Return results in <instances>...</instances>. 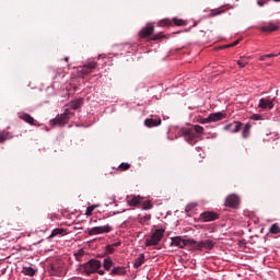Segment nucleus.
<instances>
[{"label":"nucleus","mask_w":280,"mask_h":280,"mask_svg":"<svg viewBox=\"0 0 280 280\" xmlns=\"http://www.w3.org/2000/svg\"><path fill=\"white\" fill-rule=\"evenodd\" d=\"M180 132L187 143L196 145V143H198V138L205 132V128L200 125H192L190 127H183Z\"/></svg>","instance_id":"obj_1"},{"label":"nucleus","mask_w":280,"mask_h":280,"mask_svg":"<svg viewBox=\"0 0 280 280\" xmlns=\"http://www.w3.org/2000/svg\"><path fill=\"white\" fill-rule=\"evenodd\" d=\"M100 268H102V261L92 258L89 261L79 265L77 270L78 272H80V275H85L86 277H90V275H95V272H97Z\"/></svg>","instance_id":"obj_2"},{"label":"nucleus","mask_w":280,"mask_h":280,"mask_svg":"<svg viewBox=\"0 0 280 280\" xmlns=\"http://www.w3.org/2000/svg\"><path fill=\"white\" fill-rule=\"evenodd\" d=\"M163 235H165V230L156 229L149 238H145L144 246H159V243L163 240Z\"/></svg>","instance_id":"obj_3"},{"label":"nucleus","mask_w":280,"mask_h":280,"mask_svg":"<svg viewBox=\"0 0 280 280\" xmlns=\"http://www.w3.org/2000/svg\"><path fill=\"white\" fill-rule=\"evenodd\" d=\"M215 246V242L212 240H205V241H191V247L194 250H213V247Z\"/></svg>","instance_id":"obj_4"},{"label":"nucleus","mask_w":280,"mask_h":280,"mask_svg":"<svg viewBox=\"0 0 280 280\" xmlns=\"http://www.w3.org/2000/svg\"><path fill=\"white\" fill-rule=\"evenodd\" d=\"M97 67V61L93 59H89L85 65L79 67L78 69V78H84V75H89V73L93 72V69Z\"/></svg>","instance_id":"obj_5"},{"label":"nucleus","mask_w":280,"mask_h":280,"mask_svg":"<svg viewBox=\"0 0 280 280\" xmlns=\"http://www.w3.org/2000/svg\"><path fill=\"white\" fill-rule=\"evenodd\" d=\"M161 25H164L166 27H173V25H176L177 27H185L187 25V21L178 18L171 19H164L161 21Z\"/></svg>","instance_id":"obj_6"},{"label":"nucleus","mask_w":280,"mask_h":280,"mask_svg":"<svg viewBox=\"0 0 280 280\" xmlns=\"http://www.w3.org/2000/svg\"><path fill=\"white\" fill-rule=\"evenodd\" d=\"M275 100H277V97H262L259 100L258 103V108H262L264 110L269 109L272 110L275 108Z\"/></svg>","instance_id":"obj_7"},{"label":"nucleus","mask_w":280,"mask_h":280,"mask_svg":"<svg viewBox=\"0 0 280 280\" xmlns=\"http://www.w3.org/2000/svg\"><path fill=\"white\" fill-rule=\"evenodd\" d=\"M113 231V225H101V226H94L91 230H89V235H102L104 233H110Z\"/></svg>","instance_id":"obj_8"},{"label":"nucleus","mask_w":280,"mask_h":280,"mask_svg":"<svg viewBox=\"0 0 280 280\" xmlns=\"http://www.w3.org/2000/svg\"><path fill=\"white\" fill-rule=\"evenodd\" d=\"M191 242H194V238L185 240L180 236L172 238L173 246H177V248H185V246H191Z\"/></svg>","instance_id":"obj_9"},{"label":"nucleus","mask_w":280,"mask_h":280,"mask_svg":"<svg viewBox=\"0 0 280 280\" xmlns=\"http://www.w3.org/2000/svg\"><path fill=\"white\" fill-rule=\"evenodd\" d=\"M200 219L202 222H215V220H220V213L214 211H206L200 214Z\"/></svg>","instance_id":"obj_10"},{"label":"nucleus","mask_w":280,"mask_h":280,"mask_svg":"<svg viewBox=\"0 0 280 280\" xmlns=\"http://www.w3.org/2000/svg\"><path fill=\"white\" fill-rule=\"evenodd\" d=\"M71 118H68V116H66L65 114H60L58 115L56 118L50 119V126H67L68 121Z\"/></svg>","instance_id":"obj_11"},{"label":"nucleus","mask_w":280,"mask_h":280,"mask_svg":"<svg viewBox=\"0 0 280 280\" xmlns=\"http://www.w3.org/2000/svg\"><path fill=\"white\" fill-rule=\"evenodd\" d=\"M225 207L229 209H237L240 207V197L237 195H230L225 199Z\"/></svg>","instance_id":"obj_12"},{"label":"nucleus","mask_w":280,"mask_h":280,"mask_svg":"<svg viewBox=\"0 0 280 280\" xmlns=\"http://www.w3.org/2000/svg\"><path fill=\"white\" fill-rule=\"evenodd\" d=\"M19 119H22V121H25V124H28L30 126H35L37 128L40 126V124H38V121H36V119H34V117L27 113L19 114Z\"/></svg>","instance_id":"obj_13"},{"label":"nucleus","mask_w":280,"mask_h":280,"mask_svg":"<svg viewBox=\"0 0 280 280\" xmlns=\"http://www.w3.org/2000/svg\"><path fill=\"white\" fill-rule=\"evenodd\" d=\"M144 126L147 128H156L161 126V118L159 116L151 115L149 118L144 120Z\"/></svg>","instance_id":"obj_14"},{"label":"nucleus","mask_w":280,"mask_h":280,"mask_svg":"<svg viewBox=\"0 0 280 280\" xmlns=\"http://www.w3.org/2000/svg\"><path fill=\"white\" fill-rule=\"evenodd\" d=\"M241 128H242V122L236 120L224 126V130L226 132H231L232 135H235V132H240Z\"/></svg>","instance_id":"obj_15"},{"label":"nucleus","mask_w":280,"mask_h":280,"mask_svg":"<svg viewBox=\"0 0 280 280\" xmlns=\"http://www.w3.org/2000/svg\"><path fill=\"white\" fill-rule=\"evenodd\" d=\"M152 34H154V25L150 23L143 26L139 32L140 38H148V36H152Z\"/></svg>","instance_id":"obj_16"},{"label":"nucleus","mask_w":280,"mask_h":280,"mask_svg":"<svg viewBox=\"0 0 280 280\" xmlns=\"http://www.w3.org/2000/svg\"><path fill=\"white\" fill-rule=\"evenodd\" d=\"M48 271L50 275H52V277H60L62 276L63 269L60 264L54 262L50 265V267H48Z\"/></svg>","instance_id":"obj_17"},{"label":"nucleus","mask_w":280,"mask_h":280,"mask_svg":"<svg viewBox=\"0 0 280 280\" xmlns=\"http://www.w3.org/2000/svg\"><path fill=\"white\" fill-rule=\"evenodd\" d=\"M66 106L67 108H71V110H79V108H82V106H84V98H75L69 102V104H67Z\"/></svg>","instance_id":"obj_18"},{"label":"nucleus","mask_w":280,"mask_h":280,"mask_svg":"<svg viewBox=\"0 0 280 280\" xmlns=\"http://www.w3.org/2000/svg\"><path fill=\"white\" fill-rule=\"evenodd\" d=\"M127 273L128 271L124 266H116L109 271L110 277H126Z\"/></svg>","instance_id":"obj_19"},{"label":"nucleus","mask_w":280,"mask_h":280,"mask_svg":"<svg viewBox=\"0 0 280 280\" xmlns=\"http://www.w3.org/2000/svg\"><path fill=\"white\" fill-rule=\"evenodd\" d=\"M126 202L129 207H138V205H141V197L135 196V195H128L126 198Z\"/></svg>","instance_id":"obj_20"},{"label":"nucleus","mask_w":280,"mask_h":280,"mask_svg":"<svg viewBox=\"0 0 280 280\" xmlns=\"http://www.w3.org/2000/svg\"><path fill=\"white\" fill-rule=\"evenodd\" d=\"M210 124H214L215 121H222V119H226V114L223 112H217L209 114Z\"/></svg>","instance_id":"obj_21"},{"label":"nucleus","mask_w":280,"mask_h":280,"mask_svg":"<svg viewBox=\"0 0 280 280\" xmlns=\"http://www.w3.org/2000/svg\"><path fill=\"white\" fill-rule=\"evenodd\" d=\"M260 30H261V32H277V30H279V26H277V24H275L272 22H269V23L264 24L260 27Z\"/></svg>","instance_id":"obj_22"},{"label":"nucleus","mask_w":280,"mask_h":280,"mask_svg":"<svg viewBox=\"0 0 280 280\" xmlns=\"http://www.w3.org/2000/svg\"><path fill=\"white\" fill-rule=\"evenodd\" d=\"M65 233H67V229L56 228L51 231L50 235L48 236V240H54V237H58V235H65Z\"/></svg>","instance_id":"obj_23"},{"label":"nucleus","mask_w":280,"mask_h":280,"mask_svg":"<svg viewBox=\"0 0 280 280\" xmlns=\"http://www.w3.org/2000/svg\"><path fill=\"white\" fill-rule=\"evenodd\" d=\"M145 264V254H139V256L135 259L133 268H141Z\"/></svg>","instance_id":"obj_24"},{"label":"nucleus","mask_w":280,"mask_h":280,"mask_svg":"<svg viewBox=\"0 0 280 280\" xmlns=\"http://www.w3.org/2000/svg\"><path fill=\"white\" fill-rule=\"evenodd\" d=\"M12 137H13L12 132L1 130L0 131V143H3L4 141H10V139H12Z\"/></svg>","instance_id":"obj_25"},{"label":"nucleus","mask_w":280,"mask_h":280,"mask_svg":"<svg viewBox=\"0 0 280 280\" xmlns=\"http://www.w3.org/2000/svg\"><path fill=\"white\" fill-rule=\"evenodd\" d=\"M253 128V125L249 122L245 124L243 130H242V137L243 139H248L250 137V129Z\"/></svg>","instance_id":"obj_26"},{"label":"nucleus","mask_w":280,"mask_h":280,"mask_svg":"<svg viewBox=\"0 0 280 280\" xmlns=\"http://www.w3.org/2000/svg\"><path fill=\"white\" fill-rule=\"evenodd\" d=\"M115 266V262L113 261L112 257H107L103 260V268L104 270H110V268Z\"/></svg>","instance_id":"obj_27"},{"label":"nucleus","mask_w":280,"mask_h":280,"mask_svg":"<svg viewBox=\"0 0 280 280\" xmlns=\"http://www.w3.org/2000/svg\"><path fill=\"white\" fill-rule=\"evenodd\" d=\"M22 273L26 277H34V275H36V270L33 267H23Z\"/></svg>","instance_id":"obj_28"},{"label":"nucleus","mask_w":280,"mask_h":280,"mask_svg":"<svg viewBox=\"0 0 280 280\" xmlns=\"http://www.w3.org/2000/svg\"><path fill=\"white\" fill-rule=\"evenodd\" d=\"M248 58H250V57H241V59L237 60V65L241 69H244V67H246V65H248Z\"/></svg>","instance_id":"obj_29"},{"label":"nucleus","mask_w":280,"mask_h":280,"mask_svg":"<svg viewBox=\"0 0 280 280\" xmlns=\"http://www.w3.org/2000/svg\"><path fill=\"white\" fill-rule=\"evenodd\" d=\"M269 233H271L272 235H278V233H280V226L277 223H273L271 225V228L269 229Z\"/></svg>","instance_id":"obj_30"},{"label":"nucleus","mask_w":280,"mask_h":280,"mask_svg":"<svg viewBox=\"0 0 280 280\" xmlns=\"http://www.w3.org/2000/svg\"><path fill=\"white\" fill-rule=\"evenodd\" d=\"M162 38H165V33L164 32H160V33L154 34L151 37V40H161Z\"/></svg>","instance_id":"obj_31"},{"label":"nucleus","mask_w":280,"mask_h":280,"mask_svg":"<svg viewBox=\"0 0 280 280\" xmlns=\"http://www.w3.org/2000/svg\"><path fill=\"white\" fill-rule=\"evenodd\" d=\"M97 207H100L98 205H92L90 207L86 208L85 211V215H91L93 213V211H95V209H97Z\"/></svg>","instance_id":"obj_32"},{"label":"nucleus","mask_w":280,"mask_h":280,"mask_svg":"<svg viewBox=\"0 0 280 280\" xmlns=\"http://www.w3.org/2000/svg\"><path fill=\"white\" fill-rule=\"evenodd\" d=\"M150 209H152V202L150 201H144L142 203V211H150Z\"/></svg>","instance_id":"obj_33"},{"label":"nucleus","mask_w":280,"mask_h":280,"mask_svg":"<svg viewBox=\"0 0 280 280\" xmlns=\"http://www.w3.org/2000/svg\"><path fill=\"white\" fill-rule=\"evenodd\" d=\"M117 249L110 244L105 246V253H107L108 255H113V253H115Z\"/></svg>","instance_id":"obj_34"},{"label":"nucleus","mask_w":280,"mask_h":280,"mask_svg":"<svg viewBox=\"0 0 280 280\" xmlns=\"http://www.w3.org/2000/svg\"><path fill=\"white\" fill-rule=\"evenodd\" d=\"M63 115H66V117L71 119V117H74L75 113H73L71 110V108L68 107V108L65 109Z\"/></svg>","instance_id":"obj_35"},{"label":"nucleus","mask_w":280,"mask_h":280,"mask_svg":"<svg viewBox=\"0 0 280 280\" xmlns=\"http://www.w3.org/2000/svg\"><path fill=\"white\" fill-rule=\"evenodd\" d=\"M250 119H253V121H261L262 117L261 114H254L250 116Z\"/></svg>","instance_id":"obj_36"},{"label":"nucleus","mask_w":280,"mask_h":280,"mask_svg":"<svg viewBox=\"0 0 280 280\" xmlns=\"http://www.w3.org/2000/svg\"><path fill=\"white\" fill-rule=\"evenodd\" d=\"M199 124H211V119L209 118V116L207 118H199L198 119Z\"/></svg>","instance_id":"obj_37"},{"label":"nucleus","mask_w":280,"mask_h":280,"mask_svg":"<svg viewBox=\"0 0 280 280\" xmlns=\"http://www.w3.org/2000/svg\"><path fill=\"white\" fill-rule=\"evenodd\" d=\"M120 170H130V164L129 163H126V162H122L120 165H119Z\"/></svg>","instance_id":"obj_38"},{"label":"nucleus","mask_w":280,"mask_h":280,"mask_svg":"<svg viewBox=\"0 0 280 280\" xmlns=\"http://www.w3.org/2000/svg\"><path fill=\"white\" fill-rule=\"evenodd\" d=\"M198 207V203H188L186 206V211H191V209H196Z\"/></svg>","instance_id":"obj_39"},{"label":"nucleus","mask_w":280,"mask_h":280,"mask_svg":"<svg viewBox=\"0 0 280 280\" xmlns=\"http://www.w3.org/2000/svg\"><path fill=\"white\" fill-rule=\"evenodd\" d=\"M48 219L54 222V220H58V214H56V213H49V214H48Z\"/></svg>","instance_id":"obj_40"},{"label":"nucleus","mask_w":280,"mask_h":280,"mask_svg":"<svg viewBox=\"0 0 280 280\" xmlns=\"http://www.w3.org/2000/svg\"><path fill=\"white\" fill-rule=\"evenodd\" d=\"M220 14H222V11L213 10V11L210 13V16H220Z\"/></svg>","instance_id":"obj_41"},{"label":"nucleus","mask_w":280,"mask_h":280,"mask_svg":"<svg viewBox=\"0 0 280 280\" xmlns=\"http://www.w3.org/2000/svg\"><path fill=\"white\" fill-rule=\"evenodd\" d=\"M122 49H125L127 54H130V44L122 45Z\"/></svg>","instance_id":"obj_42"},{"label":"nucleus","mask_w":280,"mask_h":280,"mask_svg":"<svg viewBox=\"0 0 280 280\" xmlns=\"http://www.w3.org/2000/svg\"><path fill=\"white\" fill-rule=\"evenodd\" d=\"M97 275H101V277H104V275H106V271L104 269H97V271H95Z\"/></svg>","instance_id":"obj_43"},{"label":"nucleus","mask_w":280,"mask_h":280,"mask_svg":"<svg viewBox=\"0 0 280 280\" xmlns=\"http://www.w3.org/2000/svg\"><path fill=\"white\" fill-rule=\"evenodd\" d=\"M237 45H240V39H237V40L233 42L232 44L228 45V47H235Z\"/></svg>","instance_id":"obj_44"},{"label":"nucleus","mask_w":280,"mask_h":280,"mask_svg":"<svg viewBox=\"0 0 280 280\" xmlns=\"http://www.w3.org/2000/svg\"><path fill=\"white\" fill-rule=\"evenodd\" d=\"M114 248H117L119 246H121V241H117L115 243L112 244Z\"/></svg>","instance_id":"obj_45"},{"label":"nucleus","mask_w":280,"mask_h":280,"mask_svg":"<svg viewBox=\"0 0 280 280\" xmlns=\"http://www.w3.org/2000/svg\"><path fill=\"white\" fill-rule=\"evenodd\" d=\"M257 4H258L260 8H264V5H266V1H264V0H258V1H257Z\"/></svg>","instance_id":"obj_46"},{"label":"nucleus","mask_w":280,"mask_h":280,"mask_svg":"<svg viewBox=\"0 0 280 280\" xmlns=\"http://www.w3.org/2000/svg\"><path fill=\"white\" fill-rule=\"evenodd\" d=\"M142 219L145 220V221H148V220H151V219H152V215L145 214Z\"/></svg>","instance_id":"obj_47"},{"label":"nucleus","mask_w":280,"mask_h":280,"mask_svg":"<svg viewBox=\"0 0 280 280\" xmlns=\"http://www.w3.org/2000/svg\"><path fill=\"white\" fill-rule=\"evenodd\" d=\"M275 56H277V55H275V54H269V55H266L265 58H275Z\"/></svg>","instance_id":"obj_48"},{"label":"nucleus","mask_w":280,"mask_h":280,"mask_svg":"<svg viewBox=\"0 0 280 280\" xmlns=\"http://www.w3.org/2000/svg\"><path fill=\"white\" fill-rule=\"evenodd\" d=\"M66 62H69V57H65L63 59Z\"/></svg>","instance_id":"obj_49"},{"label":"nucleus","mask_w":280,"mask_h":280,"mask_svg":"<svg viewBox=\"0 0 280 280\" xmlns=\"http://www.w3.org/2000/svg\"><path fill=\"white\" fill-rule=\"evenodd\" d=\"M104 218H110V213L105 214Z\"/></svg>","instance_id":"obj_50"},{"label":"nucleus","mask_w":280,"mask_h":280,"mask_svg":"<svg viewBox=\"0 0 280 280\" xmlns=\"http://www.w3.org/2000/svg\"><path fill=\"white\" fill-rule=\"evenodd\" d=\"M82 256H75V259L80 260Z\"/></svg>","instance_id":"obj_51"},{"label":"nucleus","mask_w":280,"mask_h":280,"mask_svg":"<svg viewBox=\"0 0 280 280\" xmlns=\"http://www.w3.org/2000/svg\"><path fill=\"white\" fill-rule=\"evenodd\" d=\"M117 213H119V211H117V212H113V215H117Z\"/></svg>","instance_id":"obj_52"},{"label":"nucleus","mask_w":280,"mask_h":280,"mask_svg":"<svg viewBox=\"0 0 280 280\" xmlns=\"http://www.w3.org/2000/svg\"><path fill=\"white\" fill-rule=\"evenodd\" d=\"M273 1H276V2H280V0H273Z\"/></svg>","instance_id":"obj_53"},{"label":"nucleus","mask_w":280,"mask_h":280,"mask_svg":"<svg viewBox=\"0 0 280 280\" xmlns=\"http://www.w3.org/2000/svg\"><path fill=\"white\" fill-rule=\"evenodd\" d=\"M261 60H264V57H261Z\"/></svg>","instance_id":"obj_54"}]
</instances>
